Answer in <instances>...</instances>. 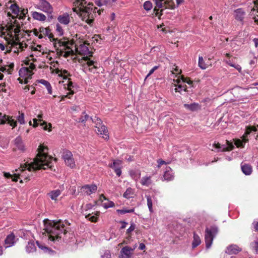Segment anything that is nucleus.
Listing matches in <instances>:
<instances>
[{"instance_id": "obj_1", "label": "nucleus", "mask_w": 258, "mask_h": 258, "mask_svg": "<svg viewBox=\"0 0 258 258\" xmlns=\"http://www.w3.org/2000/svg\"><path fill=\"white\" fill-rule=\"evenodd\" d=\"M37 150L38 153L36 157L33 159V161L28 163L27 165H26V167H24L25 169L27 168L29 171L40 169H45L47 168H50L52 166L51 157L48 156L45 152V150H47V148L40 145ZM21 168H22L21 173L20 174L18 173L19 178H20V176L23 177L24 176L23 171L25 169L22 167Z\"/></svg>"}, {"instance_id": "obj_2", "label": "nucleus", "mask_w": 258, "mask_h": 258, "mask_svg": "<svg viewBox=\"0 0 258 258\" xmlns=\"http://www.w3.org/2000/svg\"><path fill=\"white\" fill-rule=\"evenodd\" d=\"M44 230L49 234V239L55 242L58 241L62 234L64 235L69 229L70 223L65 220L50 221L45 219L43 221Z\"/></svg>"}, {"instance_id": "obj_3", "label": "nucleus", "mask_w": 258, "mask_h": 258, "mask_svg": "<svg viewBox=\"0 0 258 258\" xmlns=\"http://www.w3.org/2000/svg\"><path fill=\"white\" fill-rule=\"evenodd\" d=\"M74 5L75 6L73 9L74 12L79 14L82 20L89 24L93 22L96 12L99 15L101 14L100 10H97V8L93 7L92 3H87L86 0H76Z\"/></svg>"}, {"instance_id": "obj_4", "label": "nucleus", "mask_w": 258, "mask_h": 258, "mask_svg": "<svg viewBox=\"0 0 258 258\" xmlns=\"http://www.w3.org/2000/svg\"><path fill=\"white\" fill-rule=\"evenodd\" d=\"M77 52L82 55H87L84 57V60L86 61L83 65L85 70H88L90 72L94 73L97 69V63L91 60L88 56H92V52L89 50L88 47L85 44H81L76 48Z\"/></svg>"}, {"instance_id": "obj_5", "label": "nucleus", "mask_w": 258, "mask_h": 258, "mask_svg": "<svg viewBox=\"0 0 258 258\" xmlns=\"http://www.w3.org/2000/svg\"><path fill=\"white\" fill-rule=\"evenodd\" d=\"M156 5L154 9V13L155 16L159 18L163 14V12L166 9L173 10L175 5L173 0H153Z\"/></svg>"}, {"instance_id": "obj_6", "label": "nucleus", "mask_w": 258, "mask_h": 258, "mask_svg": "<svg viewBox=\"0 0 258 258\" xmlns=\"http://www.w3.org/2000/svg\"><path fill=\"white\" fill-rule=\"evenodd\" d=\"M218 232V228L216 226H212L210 228H207L205 236L206 246L209 248L211 246L213 238Z\"/></svg>"}, {"instance_id": "obj_7", "label": "nucleus", "mask_w": 258, "mask_h": 258, "mask_svg": "<svg viewBox=\"0 0 258 258\" xmlns=\"http://www.w3.org/2000/svg\"><path fill=\"white\" fill-rule=\"evenodd\" d=\"M35 8L47 13L48 17L51 19H52V16H50V15L53 12V8L49 3L46 0H39L38 4L35 6Z\"/></svg>"}, {"instance_id": "obj_8", "label": "nucleus", "mask_w": 258, "mask_h": 258, "mask_svg": "<svg viewBox=\"0 0 258 258\" xmlns=\"http://www.w3.org/2000/svg\"><path fill=\"white\" fill-rule=\"evenodd\" d=\"M257 127L253 126L246 127V131L242 137V140L236 139L235 141V145L237 147H244V144L248 141L247 136L252 132L257 131Z\"/></svg>"}, {"instance_id": "obj_9", "label": "nucleus", "mask_w": 258, "mask_h": 258, "mask_svg": "<svg viewBox=\"0 0 258 258\" xmlns=\"http://www.w3.org/2000/svg\"><path fill=\"white\" fill-rule=\"evenodd\" d=\"M226 143V145H221L219 143L215 142L213 144L214 149L212 150L216 152H226L231 151L233 149L234 145L232 143L227 140Z\"/></svg>"}, {"instance_id": "obj_10", "label": "nucleus", "mask_w": 258, "mask_h": 258, "mask_svg": "<svg viewBox=\"0 0 258 258\" xmlns=\"http://www.w3.org/2000/svg\"><path fill=\"white\" fill-rule=\"evenodd\" d=\"M99 121L97 125H95V132L98 135H102L103 138L107 139L108 138V131L105 125L102 124L101 120L100 118H96Z\"/></svg>"}, {"instance_id": "obj_11", "label": "nucleus", "mask_w": 258, "mask_h": 258, "mask_svg": "<svg viewBox=\"0 0 258 258\" xmlns=\"http://www.w3.org/2000/svg\"><path fill=\"white\" fill-rule=\"evenodd\" d=\"M7 122L13 128L15 127L17 125V121L13 118L12 116L6 115H3L2 113L0 112V124H3Z\"/></svg>"}, {"instance_id": "obj_12", "label": "nucleus", "mask_w": 258, "mask_h": 258, "mask_svg": "<svg viewBox=\"0 0 258 258\" xmlns=\"http://www.w3.org/2000/svg\"><path fill=\"white\" fill-rule=\"evenodd\" d=\"M136 247L131 248L128 246L122 247L120 251L119 258H133V252Z\"/></svg>"}, {"instance_id": "obj_13", "label": "nucleus", "mask_w": 258, "mask_h": 258, "mask_svg": "<svg viewBox=\"0 0 258 258\" xmlns=\"http://www.w3.org/2000/svg\"><path fill=\"white\" fill-rule=\"evenodd\" d=\"M19 75L21 77L24 78V83L27 84L28 80L32 78L33 73L28 67H23L20 70Z\"/></svg>"}, {"instance_id": "obj_14", "label": "nucleus", "mask_w": 258, "mask_h": 258, "mask_svg": "<svg viewBox=\"0 0 258 258\" xmlns=\"http://www.w3.org/2000/svg\"><path fill=\"white\" fill-rule=\"evenodd\" d=\"M122 161L120 160H114L113 163L110 164L109 166L114 169L116 174L119 177L121 174Z\"/></svg>"}, {"instance_id": "obj_15", "label": "nucleus", "mask_w": 258, "mask_h": 258, "mask_svg": "<svg viewBox=\"0 0 258 258\" xmlns=\"http://www.w3.org/2000/svg\"><path fill=\"white\" fill-rule=\"evenodd\" d=\"M97 186L95 184H87L81 187L82 191L87 195H90L97 190Z\"/></svg>"}, {"instance_id": "obj_16", "label": "nucleus", "mask_w": 258, "mask_h": 258, "mask_svg": "<svg viewBox=\"0 0 258 258\" xmlns=\"http://www.w3.org/2000/svg\"><path fill=\"white\" fill-rule=\"evenodd\" d=\"M241 250V248L236 245L232 244L227 247L225 252L228 254H236Z\"/></svg>"}, {"instance_id": "obj_17", "label": "nucleus", "mask_w": 258, "mask_h": 258, "mask_svg": "<svg viewBox=\"0 0 258 258\" xmlns=\"http://www.w3.org/2000/svg\"><path fill=\"white\" fill-rule=\"evenodd\" d=\"M57 20L60 23L67 25L70 22L69 15L67 13H63L57 17Z\"/></svg>"}, {"instance_id": "obj_18", "label": "nucleus", "mask_w": 258, "mask_h": 258, "mask_svg": "<svg viewBox=\"0 0 258 258\" xmlns=\"http://www.w3.org/2000/svg\"><path fill=\"white\" fill-rule=\"evenodd\" d=\"M59 188L60 189L52 190L48 193V196L52 200H56L64 189L63 185L60 186Z\"/></svg>"}, {"instance_id": "obj_19", "label": "nucleus", "mask_w": 258, "mask_h": 258, "mask_svg": "<svg viewBox=\"0 0 258 258\" xmlns=\"http://www.w3.org/2000/svg\"><path fill=\"white\" fill-rule=\"evenodd\" d=\"M39 32L42 36V38L45 36H47L50 40H51V38L53 36V34L50 32V30L49 28H44L43 27H40Z\"/></svg>"}, {"instance_id": "obj_20", "label": "nucleus", "mask_w": 258, "mask_h": 258, "mask_svg": "<svg viewBox=\"0 0 258 258\" xmlns=\"http://www.w3.org/2000/svg\"><path fill=\"white\" fill-rule=\"evenodd\" d=\"M163 177L164 179L167 181L171 180L173 179L174 177L173 173L170 167H166Z\"/></svg>"}, {"instance_id": "obj_21", "label": "nucleus", "mask_w": 258, "mask_h": 258, "mask_svg": "<svg viewBox=\"0 0 258 258\" xmlns=\"http://www.w3.org/2000/svg\"><path fill=\"white\" fill-rule=\"evenodd\" d=\"M15 235L12 233L7 236L5 239L6 247H8L12 246L15 243Z\"/></svg>"}, {"instance_id": "obj_22", "label": "nucleus", "mask_w": 258, "mask_h": 258, "mask_svg": "<svg viewBox=\"0 0 258 258\" xmlns=\"http://www.w3.org/2000/svg\"><path fill=\"white\" fill-rule=\"evenodd\" d=\"M14 142L15 145L18 149L22 151H24L25 150V146L20 137H17Z\"/></svg>"}, {"instance_id": "obj_23", "label": "nucleus", "mask_w": 258, "mask_h": 258, "mask_svg": "<svg viewBox=\"0 0 258 258\" xmlns=\"http://www.w3.org/2000/svg\"><path fill=\"white\" fill-rule=\"evenodd\" d=\"M245 14V12L242 9H238L234 11V17L238 21H242Z\"/></svg>"}, {"instance_id": "obj_24", "label": "nucleus", "mask_w": 258, "mask_h": 258, "mask_svg": "<svg viewBox=\"0 0 258 258\" xmlns=\"http://www.w3.org/2000/svg\"><path fill=\"white\" fill-rule=\"evenodd\" d=\"M241 168L242 172L246 175H250L252 172V167L249 164H244L241 165Z\"/></svg>"}, {"instance_id": "obj_25", "label": "nucleus", "mask_w": 258, "mask_h": 258, "mask_svg": "<svg viewBox=\"0 0 258 258\" xmlns=\"http://www.w3.org/2000/svg\"><path fill=\"white\" fill-rule=\"evenodd\" d=\"M32 16L35 20L39 21H44L46 20V16L42 13L34 12L32 13Z\"/></svg>"}, {"instance_id": "obj_26", "label": "nucleus", "mask_w": 258, "mask_h": 258, "mask_svg": "<svg viewBox=\"0 0 258 258\" xmlns=\"http://www.w3.org/2000/svg\"><path fill=\"white\" fill-rule=\"evenodd\" d=\"M135 195V190L131 187H128L124 192L123 197L126 199H130L133 198Z\"/></svg>"}, {"instance_id": "obj_27", "label": "nucleus", "mask_w": 258, "mask_h": 258, "mask_svg": "<svg viewBox=\"0 0 258 258\" xmlns=\"http://www.w3.org/2000/svg\"><path fill=\"white\" fill-rule=\"evenodd\" d=\"M184 106L185 108L187 109H188L190 111H196L199 109V105L198 103H191L190 104H184Z\"/></svg>"}, {"instance_id": "obj_28", "label": "nucleus", "mask_w": 258, "mask_h": 258, "mask_svg": "<svg viewBox=\"0 0 258 258\" xmlns=\"http://www.w3.org/2000/svg\"><path fill=\"white\" fill-rule=\"evenodd\" d=\"M26 251L28 253L33 252L36 249V247L33 241H29L28 242L26 246Z\"/></svg>"}, {"instance_id": "obj_29", "label": "nucleus", "mask_w": 258, "mask_h": 258, "mask_svg": "<svg viewBox=\"0 0 258 258\" xmlns=\"http://www.w3.org/2000/svg\"><path fill=\"white\" fill-rule=\"evenodd\" d=\"M39 82L45 86L49 94H52V88L50 85V84L48 81L43 80V79H41V80H39Z\"/></svg>"}, {"instance_id": "obj_30", "label": "nucleus", "mask_w": 258, "mask_h": 258, "mask_svg": "<svg viewBox=\"0 0 258 258\" xmlns=\"http://www.w3.org/2000/svg\"><path fill=\"white\" fill-rule=\"evenodd\" d=\"M201 241L200 237L196 233L194 234V240L192 243V246L193 248H195L198 246L201 243Z\"/></svg>"}, {"instance_id": "obj_31", "label": "nucleus", "mask_w": 258, "mask_h": 258, "mask_svg": "<svg viewBox=\"0 0 258 258\" xmlns=\"http://www.w3.org/2000/svg\"><path fill=\"white\" fill-rule=\"evenodd\" d=\"M99 214V212H97V213L95 214L94 215H92L91 214H89L86 215L85 216V217L91 222H96L98 219L97 216H98Z\"/></svg>"}, {"instance_id": "obj_32", "label": "nucleus", "mask_w": 258, "mask_h": 258, "mask_svg": "<svg viewBox=\"0 0 258 258\" xmlns=\"http://www.w3.org/2000/svg\"><path fill=\"white\" fill-rule=\"evenodd\" d=\"M141 182L142 185H146L147 186H149L152 183L151 178L147 176L143 177L141 179Z\"/></svg>"}, {"instance_id": "obj_33", "label": "nucleus", "mask_w": 258, "mask_h": 258, "mask_svg": "<svg viewBox=\"0 0 258 258\" xmlns=\"http://www.w3.org/2000/svg\"><path fill=\"white\" fill-rule=\"evenodd\" d=\"M62 158L64 161H66L67 160L70 159L73 157V154L71 152L68 150H65L62 153Z\"/></svg>"}, {"instance_id": "obj_34", "label": "nucleus", "mask_w": 258, "mask_h": 258, "mask_svg": "<svg viewBox=\"0 0 258 258\" xmlns=\"http://www.w3.org/2000/svg\"><path fill=\"white\" fill-rule=\"evenodd\" d=\"M135 211L134 208L127 209L126 208H123L121 210H117L116 212L120 214H124L126 213H133Z\"/></svg>"}, {"instance_id": "obj_35", "label": "nucleus", "mask_w": 258, "mask_h": 258, "mask_svg": "<svg viewBox=\"0 0 258 258\" xmlns=\"http://www.w3.org/2000/svg\"><path fill=\"white\" fill-rule=\"evenodd\" d=\"M199 66L203 70L206 69L208 67L207 64L205 62L202 56L199 57Z\"/></svg>"}, {"instance_id": "obj_36", "label": "nucleus", "mask_w": 258, "mask_h": 258, "mask_svg": "<svg viewBox=\"0 0 258 258\" xmlns=\"http://www.w3.org/2000/svg\"><path fill=\"white\" fill-rule=\"evenodd\" d=\"M147 200V205L149 208V210L150 212L152 213L153 212V202L150 196H146Z\"/></svg>"}, {"instance_id": "obj_37", "label": "nucleus", "mask_w": 258, "mask_h": 258, "mask_svg": "<svg viewBox=\"0 0 258 258\" xmlns=\"http://www.w3.org/2000/svg\"><path fill=\"white\" fill-rule=\"evenodd\" d=\"M18 113L19 115L17 116V120L21 124H25V121L24 119V114L23 113L20 112V111H19Z\"/></svg>"}, {"instance_id": "obj_38", "label": "nucleus", "mask_w": 258, "mask_h": 258, "mask_svg": "<svg viewBox=\"0 0 258 258\" xmlns=\"http://www.w3.org/2000/svg\"><path fill=\"white\" fill-rule=\"evenodd\" d=\"M90 117L88 115L86 114L85 112H83V115L79 118L78 122H85L86 121L90 119Z\"/></svg>"}, {"instance_id": "obj_39", "label": "nucleus", "mask_w": 258, "mask_h": 258, "mask_svg": "<svg viewBox=\"0 0 258 258\" xmlns=\"http://www.w3.org/2000/svg\"><path fill=\"white\" fill-rule=\"evenodd\" d=\"M186 91V86L182 85L181 84H178L176 88H175V91L176 92H179L181 93V91Z\"/></svg>"}, {"instance_id": "obj_40", "label": "nucleus", "mask_w": 258, "mask_h": 258, "mask_svg": "<svg viewBox=\"0 0 258 258\" xmlns=\"http://www.w3.org/2000/svg\"><path fill=\"white\" fill-rule=\"evenodd\" d=\"M12 12L14 14L18 15L20 12L19 7L16 4H12L10 6Z\"/></svg>"}, {"instance_id": "obj_41", "label": "nucleus", "mask_w": 258, "mask_h": 258, "mask_svg": "<svg viewBox=\"0 0 258 258\" xmlns=\"http://www.w3.org/2000/svg\"><path fill=\"white\" fill-rule=\"evenodd\" d=\"M66 164L73 168L75 166V163L73 157L71 158L64 161Z\"/></svg>"}, {"instance_id": "obj_42", "label": "nucleus", "mask_w": 258, "mask_h": 258, "mask_svg": "<svg viewBox=\"0 0 258 258\" xmlns=\"http://www.w3.org/2000/svg\"><path fill=\"white\" fill-rule=\"evenodd\" d=\"M144 8L145 10L149 11L152 9V4L150 1H146L144 3L143 5Z\"/></svg>"}, {"instance_id": "obj_43", "label": "nucleus", "mask_w": 258, "mask_h": 258, "mask_svg": "<svg viewBox=\"0 0 258 258\" xmlns=\"http://www.w3.org/2000/svg\"><path fill=\"white\" fill-rule=\"evenodd\" d=\"M36 243H37L38 247L39 248L41 249L42 250H43L45 252L50 251L49 248L47 247H46L44 244H43L38 241L36 242Z\"/></svg>"}, {"instance_id": "obj_44", "label": "nucleus", "mask_w": 258, "mask_h": 258, "mask_svg": "<svg viewBox=\"0 0 258 258\" xmlns=\"http://www.w3.org/2000/svg\"><path fill=\"white\" fill-rule=\"evenodd\" d=\"M131 176L135 180H137L140 176L139 173L138 171L132 170L130 172Z\"/></svg>"}, {"instance_id": "obj_45", "label": "nucleus", "mask_w": 258, "mask_h": 258, "mask_svg": "<svg viewBox=\"0 0 258 258\" xmlns=\"http://www.w3.org/2000/svg\"><path fill=\"white\" fill-rule=\"evenodd\" d=\"M114 206V204L113 202L111 201H107L106 203H104L103 204V206L105 208L107 209L110 207H112Z\"/></svg>"}, {"instance_id": "obj_46", "label": "nucleus", "mask_w": 258, "mask_h": 258, "mask_svg": "<svg viewBox=\"0 0 258 258\" xmlns=\"http://www.w3.org/2000/svg\"><path fill=\"white\" fill-rule=\"evenodd\" d=\"M56 30L58 33L59 35H63V29L59 24H57L56 25Z\"/></svg>"}, {"instance_id": "obj_47", "label": "nucleus", "mask_w": 258, "mask_h": 258, "mask_svg": "<svg viewBox=\"0 0 258 258\" xmlns=\"http://www.w3.org/2000/svg\"><path fill=\"white\" fill-rule=\"evenodd\" d=\"M135 224L133 223H131L130 227L127 229L126 233L129 234L131 232L133 231L135 229Z\"/></svg>"}, {"instance_id": "obj_48", "label": "nucleus", "mask_w": 258, "mask_h": 258, "mask_svg": "<svg viewBox=\"0 0 258 258\" xmlns=\"http://www.w3.org/2000/svg\"><path fill=\"white\" fill-rule=\"evenodd\" d=\"M106 0H99L96 2V4L99 7H101L104 5H106Z\"/></svg>"}, {"instance_id": "obj_49", "label": "nucleus", "mask_w": 258, "mask_h": 258, "mask_svg": "<svg viewBox=\"0 0 258 258\" xmlns=\"http://www.w3.org/2000/svg\"><path fill=\"white\" fill-rule=\"evenodd\" d=\"M93 207V206L92 204H87L85 205L84 206H82V208L83 209V210L87 211L88 210L92 209Z\"/></svg>"}, {"instance_id": "obj_50", "label": "nucleus", "mask_w": 258, "mask_h": 258, "mask_svg": "<svg viewBox=\"0 0 258 258\" xmlns=\"http://www.w3.org/2000/svg\"><path fill=\"white\" fill-rule=\"evenodd\" d=\"M252 246L254 250L257 252H258V241H254L252 243Z\"/></svg>"}, {"instance_id": "obj_51", "label": "nucleus", "mask_w": 258, "mask_h": 258, "mask_svg": "<svg viewBox=\"0 0 258 258\" xmlns=\"http://www.w3.org/2000/svg\"><path fill=\"white\" fill-rule=\"evenodd\" d=\"M159 68L158 66H155L154 67H153L149 72V73H148V74L147 75L146 78L149 77L150 75H151L155 71H156L158 68Z\"/></svg>"}, {"instance_id": "obj_52", "label": "nucleus", "mask_w": 258, "mask_h": 258, "mask_svg": "<svg viewBox=\"0 0 258 258\" xmlns=\"http://www.w3.org/2000/svg\"><path fill=\"white\" fill-rule=\"evenodd\" d=\"M102 258H111V254L109 251L105 252L104 254L102 255Z\"/></svg>"}, {"instance_id": "obj_53", "label": "nucleus", "mask_w": 258, "mask_h": 258, "mask_svg": "<svg viewBox=\"0 0 258 258\" xmlns=\"http://www.w3.org/2000/svg\"><path fill=\"white\" fill-rule=\"evenodd\" d=\"M181 80L183 83H186L188 84H191L192 83L191 81H190V80H188L187 78H185L183 76H181Z\"/></svg>"}, {"instance_id": "obj_54", "label": "nucleus", "mask_w": 258, "mask_h": 258, "mask_svg": "<svg viewBox=\"0 0 258 258\" xmlns=\"http://www.w3.org/2000/svg\"><path fill=\"white\" fill-rule=\"evenodd\" d=\"M14 67V65L13 63L7 66V71L9 72V73H11V72L13 70Z\"/></svg>"}, {"instance_id": "obj_55", "label": "nucleus", "mask_w": 258, "mask_h": 258, "mask_svg": "<svg viewBox=\"0 0 258 258\" xmlns=\"http://www.w3.org/2000/svg\"><path fill=\"white\" fill-rule=\"evenodd\" d=\"M34 33L35 36H38L39 38H42V36L41 35V33L39 32V30L38 31L37 29L34 30Z\"/></svg>"}, {"instance_id": "obj_56", "label": "nucleus", "mask_w": 258, "mask_h": 258, "mask_svg": "<svg viewBox=\"0 0 258 258\" xmlns=\"http://www.w3.org/2000/svg\"><path fill=\"white\" fill-rule=\"evenodd\" d=\"M157 162L158 163V167L159 168L160 167L161 165H163V164H166L167 163L164 161V160H162V159H159L158 161H157Z\"/></svg>"}, {"instance_id": "obj_57", "label": "nucleus", "mask_w": 258, "mask_h": 258, "mask_svg": "<svg viewBox=\"0 0 258 258\" xmlns=\"http://www.w3.org/2000/svg\"><path fill=\"white\" fill-rule=\"evenodd\" d=\"M231 67L234 68L235 69H236L239 72L241 70V67L239 64H233L231 65Z\"/></svg>"}, {"instance_id": "obj_58", "label": "nucleus", "mask_w": 258, "mask_h": 258, "mask_svg": "<svg viewBox=\"0 0 258 258\" xmlns=\"http://www.w3.org/2000/svg\"><path fill=\"white\" fill-rule=\"evenodd\" d=\"M73 94H74V92L71 91L67 95L62 96V98H61V101L63 100L64 98H66V97H68V98H70V95H72Z\"/></svg>"}, {"instance_id": "obj_59", "label": "nucleus", "mask_w": 258, "mask_h": 258, "mask_svg": "<svg viewBox=\"0 0 258 258\" xmlns=\"http://www.w3.org/2000/svg\"><path fill=\"white\" fill-rule=\"evenodd\" d=\"M18 44H19V47H20V48L22 50H23V47H24V46H23V44H22V43H17V42H15V41H13V43H12V45H17Z\"/></svg>"}, {"instance_id": "obj_60", "label": "nucleus", "mask_w": 258, "mask_h": 258, "mask_svg": "<svg viewBox=\"0 0 258 258\" xmlns=\"http://www.w3.org/2000/svg\"><path fill=\"white\" fill-rule=\"evenodd\" d=\"M139 249L140 250H144L146 248L145 245L143 243H141L139 245Z\"/></svg>"}, {"instance_id": "obj_61", "label": "nucleus", "mask_w": 258, "mask_h": 258, "mask_svg": "<svg viewBox=\"0 0 258 258\" xmlns=\"http://www.w3.org/2000/svg\"><path fill=\"white\" fill-rule=\"evenodd\" d=\"M96 118H98V117H95L94 118H92V117H90V119L92 120V121L93 122H95V124L96 125H97V124L98 123V121L96 119Z\"/></svg>"}, {"instance_id": "obj_62", "label": "nucleus", "mask_w": 258, "mask_h": 258, "mask_svg": "<svg viewBox=\"0 0 258 258\" xmlns=\"http://www.w3.org/2000/svg\"><path fill=\"white\" fill-rule=\"evenodd\" d=\"M33 120L34 122V124H33V127H37L38 125L37 123L38 119L36 118H34Z\"/></svg>"}, {"instance_id": "obj_63", "label": "nucleus", "mask_w": 258, "mask_h": 258, "mask_svg": "<svg viewBox=\"0 0 258 258\" xmlns=\"http://www.w3.org/2000/svg\"><path fill=\"white\" fill-rule=\"evenodd\" d=\"M28 68L32 71L35 69V66L33 63H31Z\"/></svg>"}, {"instance_id": "obj_64", "label": "nucleus", "mask_w": 258, "mask_h": 258, "mask_svg": "<svg viewBox=\"0 0 258 258\" xmlns=\"http://www.w3.org/2000/svg\"><path fill=\"white\" fill-rule=\"evenodd\" d=\"M121 223H122V225L121 226V229H124L125 228L126 225L127 224V222H125L124 221H121Z\"/></svg>"}]
</instances>
